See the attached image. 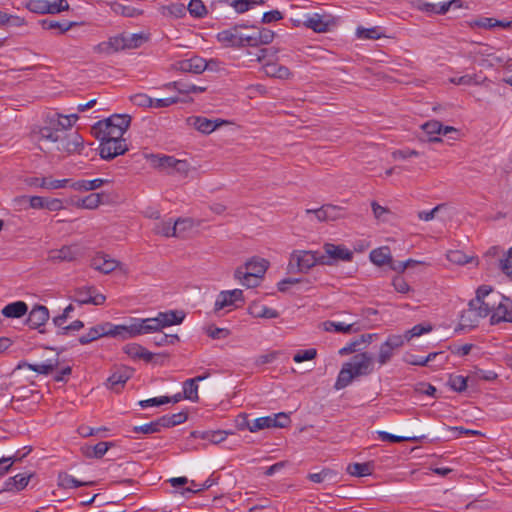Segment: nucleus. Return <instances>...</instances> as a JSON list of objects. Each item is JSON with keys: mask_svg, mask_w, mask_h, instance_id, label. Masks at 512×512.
<instances>
[{"mask_svg": "<svg viewBox=\"0 0 512 512\" xmlns=\"http://www.w3.org/2000/svg\"><path fill=\"white\" fill-rule=\"evenodd\" d=\"M184 317L183 312L171 310L160 312L155 318H133L129 325H114L110 322H104L91 327L88 333L81 335L76 342L86 345L106 336L126 340L138 335L159 331L164 327L180 324Z\"/></svg>", "mask_w": 512, "mask_h": 512, "instance_id": "nucleus-1", "label": "nucleus"}, {"mask_svg": "<svg viewBox=\"0 0 512 512\" xmlns=\"http://www.w3.org/2000/svg\"><path fill=\"white\" fill-rule=\"evenodd\" d=\"M372 371V355L367 352L358 353L342 366L334 387L336 390L343 389L347 387L353 379L360 376H367L371 374Z\"/></svg>", "mask_w": 512, "mask_h": 512, "instance_id": "nucleus-2", "label": "nucleus"}, {"mask_svg": "<svg viewBox=\"0 0 512 512\" xmlns=\"http://www.w3.org/2000/svg\"><path fill=\"white\" fill-rule=\"evenodd\" d=\"M131 116L127 114H113L107 119L100 120L92 126V134L98 140L105 137L124 139L123 135L130 126Z\"/></svg>", "mask_w": 512, "mask_h": 512, "instance_id": "nucleus-3", "label": "nucleus"}, {"mask_svg": "<svg viewBox=\"0 0 512 512\" xmlns=\"http://www.w3.org/2000/svg\"><path fill=\"white\" fill-rule=\"evenodd\" d=\"M317 264L332 265V262L317 252L295 250L290 255L287 270L289 273H306Z\"/></svg>", "mask_w": 512, "mask_h": 512, "instance_id": "nucleus-4", "label": "nucleus"}, {"mask_svg": "<svg viewBox=\"0 0 512 512\" xmlns=\"http://www.w3.org/2000/svg\"><path fill=\"white\" fill-rule=\"evenodd\" d=\"M496 301V295H492L488 300H480L479 304L469 306V309L461 315V325L475 327L479 318H484L494 312Z\"/></svg>", "mask_w": 512, "mask_h": 512, "instance_id": "nucleus-5", "label": "nucleus"}, {"mask_svg": "<svg viewBox=\"0 0 512 512\" xmlns=\"http://www.w3.org/2000/svg\"><path fill=\"white\" fill-rule=\"evenodd\" d=\"M337 25V18L328 13H313L303 20V26L316 33H326Z\"/></svg>", "mask_w": 512, "mask_h": 512, "instance_id": "nucleus-6", "label": "nucleus"}, {"mask_svg": "<svg viewBox=\"0 0 512 512\" xmlns=\"http://www.w3.org/2000/svg\"><path fill=\"white\" fill-rule=\"evenodd\" d=\"M91 146L92 143L86 146L83 137L76 131L66 135V155L78 154V156H83L86 160H93L96 153Z\"/></svg>", "mask_w": 512, "mask_h": 512, "instance_id": "nucleus-7", "label": "nucleus"}, {"mask_svg": "<svg viewBox=\"0 0 512 512\" xmlns=\"http://www.w3.org/2000/svg\"><path fill=\"white\" fill-rule=\"evenodd\" d=\"M99 155L104 160H111L128 151L125 139L105 137L99 140Z\"/></svg>", "mask_w": 512, "mask_h": 512, "instance_id": "nucleus-8", "label": "nucleus"}, {"mask_svg": "<svg viewBox=\"0 0 512 512\" xmlns=\"http://www.w3.org/2000/svg\"><path fill=\"white\" fill-rule=\"evenodd\" d=\"M496 306L494 312L491 314L490 323L492 325L501 322L512 323V299L500 293H496Z\"/></svg>", "mask_w": 512, "mask_h": 512, "instance_id": "nucleus-9", "label": "nucleus"}, {"mask_svg": "<svg viewBox=\"0 0 512 512\" xmlns=\"http://www.w3.org/2000/svg\"><path fill=\"white\" fill-rule=\"evenodd\" d=\"M244 303L243 291L240 289H234L229 291H222L217 296L215 301L214 310L215 312L229 306L239 307L238 303Z\"/></svg>", "mask_w": 512, "mask_h": 512, "instance_id": "nucleus-10", "label": "nucleus"}, {"mask_svg": "<svg viewBox=\"0 0 512 512\" xmlns=\"http://www.w3.org/2000/svg\"><path fill=\"white\" fill-rule=\"evenodd\" d=\"M240 27L247 28L248 26L241 24L236 25L230 29L220 31L216 35L217 40L226 47L243 48V43L241 42V34L238 31Z\"/></svg>", "mask_w": 512, "mask_h": 512, "instance_id": "nucleus-11", "label": "nucleus"}, {"mask_svg": "<svg viewBox=\"0 0 512 512\" xmlns=\"http://www.w3.org/2000/svg\"><path fill=\"white\" fill-rule=\"evenodd\" d=\"M209 67V63L198 56L184 59L175 64V68L184 73L201 74Z\"/></svg>", "mask_w": 512, "mask_h": 512, "instance_id": "nucleus-12", "label": "nucleus"}, {"mask_svg": "<svg viewBox=\"0 0 512 512\" xmlns=\"http://www.w3.org/2000/svg\"><path fill=\"white\" fill-rule=\"evenodd\" d=\"M323 249L325 254H321V256H326L333 263L334 261H351L353 259V252L347 249L343 245H335L332 243H325L323 245Z\"/></svg>", "mask_w": 512, "mask_h": 512, "instance_id": "nucleus-13", "label": "nucleus"}, {"mask_svg": "<svg viewBox=\"0 0 512 512\" xmlns=\"http://www.w3.org/2000/svg\"><path fill=\"white\" fill-rule=\"evenodd\" d=\"M118 265L119 262L117 260L110 258L108 254L102 252L97 253L91 259V267L103 274H109L114 271Z\"/></svg>", "mask_w": 512, "mask_h": 512, "instance_id": "nucleus-14", "label": "nucleus"}, {"mask_svg": "<svg viewBox=\"0 0 512 512\" xmlns=\"http://www.w3.org/2000/svg\"><path fill=\"white\" fill-rule=\"evenodd\" d=\"M132 373L133 371L129 367L117 368L107 379L109 388L115 392H119L131 378Z\"/></svg>", "mask_w": 512, "mask_h": 512, "instance_id": "nucleus-15", "label": "nucleus"}, {"mask_svg": "<svg viewBox=\"0 0 512 512\" xmlns=\"http://www.w3.org/2000/svg\"><path fill=\"white\" fill-rule=\"evenodd\" d=\"M49 319V311L47 307L42 305H36L30 311L27 318V325L32 329H37L44 325Z\"/></svg>", "mask_w": 512, "mask_h": 512, "instance_id": "nucleus-16", "label": "nucleus"}, {"mask_svg": "<svg viewBox=\"0 0 512 512\" xmlns=\"http://www.w3.org/2000/svg\"><path fill=\"white\" fill-rule=\"evenodd\" d=\"M95 49L99 53L111 54L126 49L124 35L110 37L108 41L99 43Z\"/></svg>", "mask_w": 512, "mask_h": 512, "instance_id": "nucleus-17", "label": "nucleus"}, {"mask_svg": "<svg viewBox=\"0 0 512 512\" xmlns=\"http://www.w3.org/2000/svg\"><path fill=\"white\" fill-rule=\"evenodd\" d=\"M186 223V220L178 219L174 223L172 221H162L155 224L153 231L155 234L166 237H178V229L180 225Z\"/></svg>", "mask_w": 512, "mask_h": 512, "instance_id": "nucleus-18", "label": "nucleus"}, {"mask_svg": "<svg viewBox=\"0 0 512 512\" xmlns=\"http://www.w3.org/2000/svg\"><path fill=\"white\" fill-rule=\"evenodd\" d=\"M436 358H440L441 360L439 366L443 365L447 360V356H445V353L440 351L429 353L426 357L408 354L405 357V362H407L410 365L427 366L429 362L433 361Z\"/></svg>", "mask_w": 512, "mask_h": 512, "instance_id": "nucleus-19", "label": "nucleus"}, {"mask_svg": "<svg viewBox=\"0 0 512 512\" xmlns=\"http://www.w3.org/2000/svg\"><path fill=\"white\" fill-rule=\"evenodd\" d=\"M115 444L113 442H105L101 441L96 445H84L81 447V451L83 455L87 458H102L106 452L113 447Z\"/></svg>", "mask_w": 512, "mask_h": 512, "instance_id": "nucleus-20", "label": "nucleus"}, {"mask_svg": "<svg viewBox=\"0 0 512 512\" xmlns=\"http://www.w3.org/2000/svg\"><path fill=\"white\" fill-rule=\"evenodd\" d=\"M208 377L206 375H199L191 379H187L183 383V393L184 399L190 400L192 402H197L199 400L198 396V382L203 381Z\"/></svg>", "mask_w": 512, "mask_h": 512, "instance_id": "nucleus-21", "label": "nucleus"}, {"mask_svg": "<svg viewBox=\"0 0 512 512\" xmlns=\"http://www.w3.org/2000/svg\"><path fill=\"white\" fill-rule=\"evenodd\" d=\"M249 314L254 318L274 319L279 316L278 311L262 305L259 302H253L248 308Z\"/></svg>", "mask_w": 512, "mask_h": 512, "instance_id": "nucleus-22", "label": "nucleus"}, {"mask_svg": "<svg viewBox=\"0 0 512 512\" xmlns=\"http://www.w3.org/2000/svg\"><path fill=\"white\" fill-rule=\"evenodd\" d=\"M268 265V261L264 259L253 258L237 269H244V271L249 272V274L262 278L268 268Z\"/></svg>", "mask_w": 512, "mask_h": 512, "instance_id": "nucleus-23", "label": "nucleus"}, {"mask_svg": "<svg viewBox=\"0 0 512 512\" xmlns=\"http://www.w3.org/2000/svg\"><path fill=\"white\" fill-rule=\"evenodd\" d=\"M189 121L195 127V129L205 134L213 132L217 127H219L223 123H218L217 121H212L208 118L201 116L191 117L189 118Z\"/></svg>", "mask_w": 512, "mask_h": 512, "instance_id": "nucleus-24", "label": "nucleus"}, {"mask_svg": "<svg viewBox=\"0 0 512 512\" xmlns=\"http://www.w3.org/2000/svg\"><path fill=\"white\" fill-rule=\"evenodd\" d=\"M28 311V306L23 301H16L7 304L1 311L6 318H20Z\"/></svg>", "mask_w": 512, "mask_h": 512, "instance_id": "nucleus-25", "label": "nucleus"}, {"mask_svg": "<svg viewBox=\"0 0 512 512\" xmlns=\"http://www.w3.org/2000/svg\"><path fill=\"white\" fill-rule=\"evenodd\" d=\"M423 132L427 135L426 141L428 142H440L441 139L436 135L442 133L443 124L439 121L432 120L424 123L422 126Z\"/></svg>", "mask_w": 512, "mask_h": 512, "instance_id": "nucleus-26", "label": "nucleus"}, {"mask_svg": "<svg viewBox=\"0 0 512 512\" xmlns=\"http://www.w3.org/2000/svg\"><path fill=\"white\" fill-rule=\"evenodd\" d=\"M31 478V474L27 475L24 473L17 474L13 477H10L5 482V490L7 491H21L23 490L29 483V480Z\"/></svg>", "mask_w": 512, "mask_h": 512, "instance_id": "nucleus-27", "label": "nucleus"}, {"mask_svg": "<svg viewBox=\"0 0 512 512\" xmlns=\"http://www.w3.org/2000/svg\"><path fill=\"white\" fill-rule=\"evenodd\" d=\"M370 260L377 266H383L392 262L390 249L387 246H383L374 249L370 253Z\"/></svg>", "mask_w": 512, "mask_h": 512, "instance_id": "nucleus-28", "label": "nucleus"}, {"mask_svg": "<svg viewBox=\"0 0 512 512\" xmlns=\"http://www.w3.org/2000/svg\"><path fill=\"white\" fill-rule=\"evenodd\" d=\"M373 462L351 463L347 466V472L354 477L369 476L373 473Z\"/></svg>", "mask_w": 512, "mask_h": 512, "instance_id": "nucleus-29", "label": "nucleus"}, {"mask_svg": "<svg viewBox=\"0 0 512 512\" xmlns=\"http://www.w3.org/2000/svg\"><path fill=\"white\" fill-rule=\"evenodd\" d=\"M91 160H86L83 156L78 154L66 155V170L73 173L85 169Z\"/></svg>", "mask_w": 512, "mask_h": 512, "instance_id": "nucleus-30", "label": "nucleus"}, {"mask_svg": "<svg viewBox=\"0 0 512 512\" xmlns=\"http://www.w3.org/2000/svg\"><path fill=\"white\" fill-rule=\"evenodd\" d=\"M86 294H88V298H77L75 301L78 305L82 304H93V305H102L104 304L106 297L101 293H97L96 289L93 287H89L86 289Z\"/></svg>", "mask_w": 512, "mask_h": 512, "instance_id": "nucleus-31", "label": "nucleus"}, {"mask_svg": "<svg viewBox=\"0 0 512 512\" xmlns=\"http://www.w3.org/2000/svg\"><path fill=\"white\" fill-rule=\"evenodd\" d=\"M338 473L332 469L324 468L318 473H310L307 478L314 483H322L324 481L336 482Z\"/></svg>", "mask_w": 512, "mask_h": 512, "instance_id": "nucleus-32", "label": "nucleus"}, {"mask_svg": "<svg viewBox=\"0 0 512 512\" xmlns=\"http://www.w3.org/2000/svg\"><path fill=\"white\" fill-rule=\"evenodd\" d=\"M234 276L238 279L242 285L247 288L257 287L260 283V277H257L253 274H249V272L244 271V269H236Z\"/></svg>", "mask_w": 512, "mask_h": 512, "instance_id": "nucleus-33", "label": "nucleus"}, {"mask_svg": "<svg viewBox=\"0 0 512 512\" xmlns=\"http://www.w3.org/2000/svg\"><path fill=\"white\" fill-rule=\"evenodd\" d=\"M110 8L115 14H118V15H121L124 17H136L143 13L142 10H139V9L131 7V6L123 5L119 2H111Z\"/></svg>", "mask_w": 512, "mask_h": 512, "instance_id": "nucleus-34", "label": "nucleus"}, {"mask_svg": "<svg viewBox=\"0 0 512 512\" xmlns=\"http://www.w3.org/2000/svg\"><path fill=\"white\" fill-rule=\"evenodd\" d=\"M55 366H56V364L53 363L52 361H49L48 363H41V364H29L26 362H20L17 365L16 369H22L24 367H27L30 370L35 371L39 374L48 375L49 373H51L54 370Z\"/></svg>", "mask_w": 512, "mask_h": 512, "instance_id": "nucleus-35", "label": "nucleus"}, {"mask_svg": "<svg viewBox=\"0 0 512 512\" xmlns=\"http://www.w3.org/2000/svg\"><path fill=\"white\" fill-rule=\"evenodd\" d=\"M161 14L164 16L170 15L175 18H182L186 14V7L181 3H173L170 5H164L160 8Z\"/></svg>", "mask_w": 512, "mask_h": 512, "instance_id": "nucleus-36", "label": "nucleus"}, {"mask_svg": "<svg viewBox=\"0 0 512 512\" xmlns=\"http://www.w3.org/2000/svg\"><path fill=\"white\" fill-rule=\"evenodd\" d=\"M323 326L324 330L328 332L351 333L356 331L353 328L354 324H345L343 322L326 321L323 323Z\"/></svg>", "mask_w": 512, "mask_h": 512, "instance_id": "nucleus-37", "label": "nucleus"}, {"mask_svg": "<svg viewBox=\"0 0 512 512\" xmlns=\"http://www.w3.org/2000/svg\"><path fill=\"white\" fill-rule=\"evenodd\" d=\"M487 80L486 77L481 79V77L477 74L472 75H463L460 77H452L450 78V82L455 85H480L482 82Z\"/></svg>", "mask_w": 512, "mask_h": 512, "instance_id": "nucleus-38", "label": "nucleus"}, {"mask_svg": "<svg viewBox=\"0 0 512 512\" xmlns=\"http://www.w3.org/2000/svg\"><path fill=\"white\" fill-rule=\"evenodd\" d=\"M275 425V419L271 416L259 417L250 424L248 423V429L250 432H257L265 428H272Z\"/></svg>", "mask_w": 512, "mask_h": 512, "instance_id": "nucleus-39", "label": "nucleus"}, {"mask_svg": "<svg viewBox=\"0 0 512 512\" xmlns=\"http://www.w3.org/2000/svg\"><path fill=\"white\" fill-rule=\"evenodd\" d=\"M169 85H173V89L177 90L179 93L182 94L201 93L206 90L205 87H199L194 84H187L183 81H174L169 83Z\"/></svg>", "mask_w": 512, "mask_h": 512, "instance_id": "nucleus-40", "label": "nucleus"}, {"mask_svg": "<svg viewBox=\"0 0 512 512\" xmlns=\"http://www.w3.org/2000/svg\"><path fill=\"white\" fill-rule=\"evenodd\" d=\"M104 193H90L89 195L82 198V205L84 209L94 210L103 203Z\"/></svg>", "mask_w": 512, "mask_h": 512, "instance_id": "nucleus-41", "label": "nucleus"}, {"mask_svg": "<svg viewBox=\"0 0 512 512\" xmlns=\"http://www.w3.org/2000/svg\"><path fill=\"white\" fill-rule=\"evenodd\" d=\"M191 16L202 18L207 14V9L202 0H191L186 7Z\"/></svg>", "mask_w": 512, "mask_h": 512, "instance_id": "nucleus-42", "label": "nucleus"}, {"mask_svg": "<svg viewBox=\"0 0 512 512\" xmlns=\"http://www.w3.org/2000/svg\"><path fill=\"white\" fill-rule=\"evenodd\" d=\"M448 385L453 391L463 392L467 388V378L462 375H450Z\"/></svg>", "mask_w": 512, "mask_h": 512, "instance_id": "nucleus-43", "label": "nucleus"}, {"mask_svg": "<svg viewBox=\"0 0 512 512\" xmlns=\"http://www.w3.org/2000/svg\"><path fill=\"white\" fill-rule=\"evenodd\" d=\"M33 184L40 186L42 188L58 189V188L64 187V179L57 180V179H52L51 177H44L41 179L36 178L35 182Z\"/></svg>", "mask_w": 512, "mask_h": 512, "instance_id": "nucleus-44", "label": "nucleus"}, {"mask_svg": "<svg viewBox=\"0 0 512 512\" xmlns=\"http://www.w3.org/2000/svg\"><path fill=\"white\" fill-rule=\"evenodd\" d=\"M27 9L33 13L46 14L49 11V1L47 0H30Z\"/></svg>", "mask_w": 512, "mask_h": 512, "instance_id": "nucleus-45", "label": "nucleus"}, {"mask_svg": "<svg viewBox=\"0 0 512 512\" xmlns=\"http://www.w3.org/2000/svg\"><path fill=\"white\" fill-rule=\"evenodd\" d=\"M57 125L61 126L62 128L59 129V128H52V127H42L40 130L41 137L45 138L47 140H51L52 142L58 141L60 138L59 132H61L63 130L64 126L62 125V123L60 121H58Z\"/></svg>", "mask_w": 512, "mask_h": 512, "instance_id": "nucleus-46", "label": "nucleus"}, {"mask_svg": "<svg viewBox=\"0 0 512 512\" xmlns=\"http://www.w3.org/2000/svg\"><path fill=\"white\" fill-rule=\"evenodd\" d=\"M124 40L126 43V49H134L138 48L144 41H146L147 37L142 33H135L124 36Z\"/></svg>", "mask_w": 512, "mask_h": 512, "instance_id": "nucleus-47", "label": "nucleus"}, {"mask_svg": "<svg viewBox=\"0 0 512 512\" xmlns=\"http://www.w3.org/2000/svg\"><path fill=\"white\" fill-rule=\"evenodd\" d=\"M268 67L270 69L268 73L273 77L279 79H288L292 75L291 71L286 66L273 64L269 65Z\"/></svg>", "mask_w": 512, "mask_h": 512, "instance_id": "nucleus-48", "label": "nucleus"}, {"mask_svg": "<svg viewBox=\"0 0 512 512\" xmlns=\"http://www.w3.org/2000/svg\"><path fill=\"white\" fill-rule=\"evenodd\" d=\"M153 341L156 346H165L170 344H175L179 341V337L176 334H163L160 333L154 336Z\"/></svg>", "mask_w": 512, "mask_h": 512, "instance_id": "nucleus-49", "label": "nucleus"}, {"mask_svg": "<svg viewBox=\"0 0 512 512\" xmlns=\"http://www.w3.org/2000/svg\"><path fill=\"white\" fill-rule=\"evenodd\" d=\"M492 293V288L487 285H481L476 290V297L469 301L468 306H474L479 304L480 300H484L486 298L489 299L490 294Z\"/></svg>", "mask_w": 512, "mask_h": 512, "instance_id": "nucleus-50", "label": "nucleus"}, {"mask_svg": "<svg viewBox=\"0 0 512 512\" xmlns=\"http://www.w3.org/2000/svg\"><path fill=\"white\" fill-rule=\"evenodd\" d=\"M207 335L212 339H225L230 335V331L226 328H218L210 325L206 328Z\"/></svg>", "mask_w": 512, "mask_h": 512, "instance_id": "nucleus-51", "label": "nucleus"}, {"mask_svg": "<svg viewBox=\"0 0 512 512\" xmlns=\"http://www.w3.org/2000/svg\"><path fill=\"white\" fill-rule=\"evenodd\" d=\"M432 330L431 325L424 326L422 324L415 325L412 329L408 330L404 337L407 341H409L413 337L421 336L424 333H428Z\"/></svg>", "mask_w": 512, "mask_h": 512, "instance_id": "nucleus-52", "label": "nucleus"}, {"mask_svg": "<svg viewBox=\"0 0 512 512\" xmlns=\"http://www.w3.org/2000/svg\"><path fill=\"white\" fill-rule=\"evenodd\" d=\"M21 203H29V207L33 209H44L45 197L41 196H23L20 199Z\"/></svg>", "mask_w": 512, "mask_h": 512, "instance_id": "nucleus-53", "label": "nucleus"}, {"mask_svg": "<svg viewBox=\"0 0 512 512\" xmlns=\"http://www.w3.org/2000/svg\"><path fill=\"white\" fill-rule=\"evenodd\" d=\"M317 350L314 348L306 349V350H299L294 356L293 360L297 363L312 360L316 357Z\"/></svg>", "mask_w": 512, "mask_h": 512, "instance_id": "nucleus-54", "label": "nucleus"}, {"mask_svg": "<svg viewBox=\"0 0 512 512\" xmlns=\"http://www.w3.org/2000/svg\"><path fill=\"white\" fill-rule=\"evenodd\" d=\"M132 432L135 434L142 433V434H153L158 433V427L156 424V421H152L150 423H146L140 426H134L132 429Z\"/></svg>", "mask_w": 512, "mask_h": 512, "instance_id": "nucleus-55", "label": "nucleus"}, {"mask_svg": "<svg viewBox=\"0 0 512 512\" xmlns=\"http://www.w3.org/2000/svg\"><path fill=\"white\" fill-rule=\"evenodd\" d=\"M275 37V33L267 28H262L257 32V39L260 45L270 44Z\"/></svg>", "mask_w": 512, "mask_h": 512, "instance_id": "nucleus-56", "label": "nucleus"}, {"mask_svg": "<svg viewBox=\"0 0 512 512\" xmlns=\"http://www.w3.org/2000/svg\"><path fill=\"white\" fill-rule=\"evenodd\" d=\"M131 102L138 107H151L152 98L147 94L138 93L130 97Z\"/></svg>", "mask_w": 512, "mask_h": 512, "instance_id": "nucleus-57", "label": "nucleus"}, {"mask_svg": "<svg viewBox=\"0 0 512 512\" xmlns=\"http://www.w3.org/2000/svg\"><path fill=\"white\" fill-rule=\"evenodd\" d=\"M177 159L173 156L159 157L155 162V166L164 170H173Z\"/></svg>", "mask_w": 512, "mask_h": 512, "instance_id": "nucleus-58", "label": "nucleus"}, {"mask_svg": "<svg viewBox=\"0 0 512 512\" xmlns=\"http://www.w3.org/2000/svg\"><path fill=\"white\" fill-rule=\"evenodd\" d=\"M40 25L44 30H57V34H64V26L62 23L50 19H43L40 22Z\"/></svg>", "mask_w": 512, "mask_h": 512, "instance_id": "nucleus-59", "label": "nucleus"}, {"mask_svg": "<svg viewBox=\"0 0 512 512\" xmlns=\"http://www.w3.org/2000/svg\"><path fill=\"white\" fill-rule=\"evenodd\" d=\"M500 268L507 276L512 278V247L508 250L506 257L500 260Z\"/></svg>", "mask_w": 512, "mask_h": 512, "instance_id": "nucleus-60", "label": "nucleus"}, {"mask_svg": "<svg viewBox=\"0 0 512 512\" xmlns=\"http://www.w3.org/2000/svg\"><path fill=\"white\" fill-rule=\"evenodd\" d=\"M123 350L131 358H134V359L138 358L139 359L141 354L144 351V347H142L141 345L136 344V343H131V344H127L123 348Z\"/></svg>", "mask_w": 512, "mask_h": 512, "instance_id": "nucleus-61", "label": "nucleus"}, {"mask_svg": "<svg viewBox=\"0 0 512 512\" xmlns=\"http://www.w3.org/2000/svg\"><path fill=\"white\" fill-rule=\"evenodd\" d=\"M371 208L374 214V217L381 221H386V215L390 214V210L386 207L379 205L376 201L371 203Z\"/></svg>", "mask_w": 512, "mask_h": 512, "instance_id": "nucleus-62", "label": "nucleus"}, {"mask_svg": "<svg viewBox=\"0 0 512 512\" xmlns=\"http://www.w3.org/2000/svg\"><path fill=\"white\" fill-rule=\"evenodd\" d=\"M393 356V349L388 347L386 344H382L379 350L378 355V362L380 365L386 364L388 361H390L391 357Z\"/></svg>", "mask_w": 512, "mask_h": 512, "instance_id": "nucleus-63", "label": "nucleus"}, {"mask_svg": "<svg viewBox=\"0 0 512 512\" xmlns=\"http://www.w3.org/2000/svg\"><path fill=\"white\" fill-rule=\"evenodd\" d=\"M392 285L395 288V290L399 293L405 294L410 291L409 284L402 276H396L392 281Z\"/></svg>", "mask_w": 512, "mask_h": 512, "instance_id": "nucleus-64", "label": "nucleus"}]
</instances>
